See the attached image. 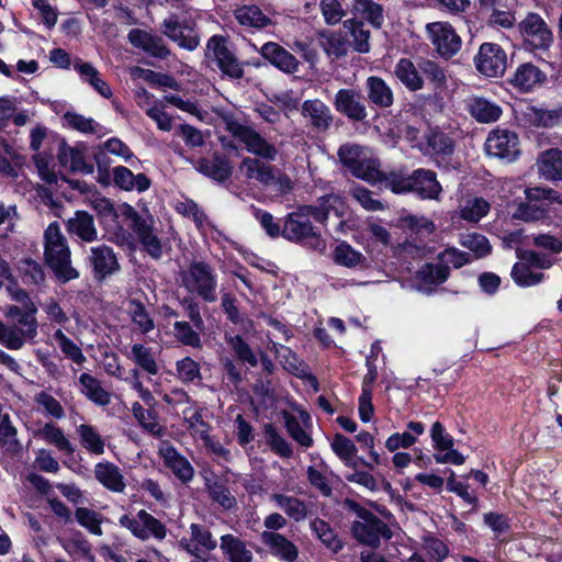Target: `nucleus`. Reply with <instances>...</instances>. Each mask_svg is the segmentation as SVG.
I'll return each mask as SVG.
<instances>
[{"instance_id": "nucleus-1", "label": "nucleus", "mask_w": 562, "mask_h": 562, "mask_svg": "<svg viewBox=\"0 0 562 562\" xmlns=\"http://www.w3.org/2000/svg\"><path fill=\"white\" fill-rule=\"evenodd\" d=\"M44 258L63 282L79 277L78 271L71 266L70 249L57 222L50 223L44 232Z\"/></svg>"}, {"instance_id": "nucleus-2", "label": "nucleus", "mask_w": 562, "mask_h": 562, "mask_svg": "<svg viewBox=\"0 0 562 562\" xmlns=\"http://www.w3.org/2000/svg\"><path fill=\"white\" fill-rule=\"evenodd\" d=\"M338 157L355 177L370 183L385 182L387 175L380 171L379 160L372 156L369 148L347 143L339 147Z\"/></svg>"}, {"instance_id": "nucleus-3", "label": "nucleus", "mask_w": 562, "mask_h": 562, "mask_svg": "<svg viewBox=\"0 0 562 562\" xmlns=\"http://www.w3.org/2000/svg\"><path fill=\"white\" fill-rule=\"evenodd\" d=\"M385 187L394 193L415 192L423 199H438L441 186L431 170L417 169L411 176L392 172L385 177Z\"/></svg>"}, {"instance_id": "nucleus-4", "label": "nucleus", "mask_w": 562, "mask_h": 562, "mask_svg": "<svg viewBox=\"0 0 562 562\" xmlns=\"http://www.w3.org/2000/svg\"><path fill=\"white\" fill-rule=\"evenodd\" d=\"M239 173L248 181H256L284 194L291 191V179L279 168L257 157H244L238 166Z\"/></svg>"}, {"instance_id": "nucleus-5", "label": "nucleus", "mask_w": 562, "mask_h": 562, "mask_svg": "<svg viewBox=\"0 0 562 562\" xmlns=\"http://www.w3.org/2000/svg\"><path fill=\"white\" fill-rule=\"evenodd\" d=\"M182 286L207 303L217 300V276L204 261H192L181 272Z\"/></svg>"}, {"instance_id": "nucleus-6", "label": "nucleus", "mask_w": 562, "mask_h": 562, "mask_svg": "<svg viewBox=\"0 0 562 562\" xmlns=\"http://www.w3.org/2000/svg\"><path fill=\"white\" fill-rule=\"evenodd\" d=\"M222 119L227 131L245 146L249 154L267 161H274L277 159L279 154L278 148L255 128L239 123L234 115L228 112H224Z\"/></svg>"}, {"instance_id": "nucleus-7", "label": "nucleus", "mask_w": 562, "mask_h": 562, "mask_svg": "<svg viewBox=\"0 0 562 562\" xmlns=\"http://www.w3.org/2000/svg\"><path fill=\"white\" fill-rule=\"evenodd\" d=\"M122 216L132 222V229L143 245L145 251L154 259L162 256L161 241L154 228V218L150 215L142 216L130 204H121Z\"/></svg>"}, {"instance_id": "nucleus-8", "label": "nucleus", "mask_w": 562, "mask_h": 562, "mask_svg": "<svg viewBox=\"0 0 562 562\" xmlns=\"http://www.w3.org/2000/svg\"><path fill=\"white\" fill-rule=\"evenodd\" d=\"M311 213L301 206L296 212L289 214L283 223L281 235L290 241L303 243L312 248L323 246L319 233L310 221Z\"/></svg>"}, {"instance_id": "nucleus-9", "label": "nucleus", "mask_w": 562, "mask_h": 562, "mask_svg": "<svg viewBox=\"0 0 562 562\" xmlns=\"http://www.w3.org/2000/svg\"><path fill=\"white\" fill-rule=\"evenodd\" d=\"M352 535L360 543L378 548L381 541L391 539L392 531L374 514L360 509L358 512V519L352 525Z\"/></svg>"}, {"instance_id": "nucleus-10", "label": "nucleus", "mask_w": 562, "mask_h": 562, "mask_svg": "<svg viewBox=\"0 0 562 562\" xmlns=\"http://www.w3.org/2000/svg\"><path fill=\"white\" fill-rule=\"evenodd\" d=\"M119 524L130 530L135 538L143 541L150 538L161 541L167 536L166 525L145 509L138 510L136 515H122Z\"/></svg>"}, {"instance_id": "nucleus-11", "label": "nucleus", "mask_w": 562, "mask_h": 562, "mask_svg": "<svg viewBox=\"0 0 562 562\" xmlns=\"http://www.w3.org/2000/svg\"><path fill=\"white\" fill-rule=\"evenodd\" d=\"M164 34L180 47L193 50L199 46L194 20L189 12L173 13L164 20Z\"/></svg>"}, {"instance_id": "nucleus-12", "label": "nucleus", "mask_w": 562, "mask_h": 562, "mask_svg": "<svg viewBox=\"0 0 562 562\" xmlns=\"http://www.w3.org/2000/svg\"><path fill=\"white\" fill-rule=\"evenodd\" d=\"M188 536L178 541V548L190 554L192 559H209L211 551L217 547V541L205 526L191 524Z\"/></svg>"}, {"instance_id": "nucleus-13", "label": "nucleus", "mask_w": 562, "mask_h": 562, "mask_svg": "<svg viewBox=\"0 0 562 562\" xmlns=\"http://www.w3.org/2000/svg\"><path fill=\"white\" fill-rule=\"evenodd\" d=\"M476 70L486 78H498L507 68V54L495 43H483L474 57Z\"/></svg>"}, {"instance_id": "nucleus-14", "label": "nucleus", "mask_w": 562, "mask_h": 562, "mask_svg": "<svg viewBox=\"0 0 562 562\" xmlns=\"http://www.w3.org/2000/svg\"><path fill=\"white\" fill-rule=\"evenodd\" d=\"M519 31L525 42L535 49H547L553 41L552 32L544 20L537 13H529L519 23Z\"/></svg>"}, {"instance_id": "nucleus-15", "label": "nucleus", "mask_w": 562, "mask_h": 562, "mask_svg": "<svg viewBox=\"0 0 562 562\" xmlns=\"http://www.w3.org/2000/svg\"><path fill=\"white\" fill-rule=\"evenodd\" d=\"M485 150L490 156L513 161L520 153L518 137L507 130H495L486 138Z\"/></svg>"}, {"instance_id": "nucleus-16", "label": "nucleus", "mask_w": 562, "mask_h": 562, "mask_svg": "<svg viewBox=\"0 0 562 562\" xmlns=\"http://www.w3.org/2000/svg\"><path fill=\"white\" fill-rule=\"evenodd\" d=\"M207 55L212 57L222 72L229 78L239 79L244 76V69L236 57L227 48L221 36H212L206 45Z\"/></svg>"}, {"instance_id": "nucleus-17", "label": "nucleus", "mask_w": 562, "mask_h": 562, "mask_svg": "<svg viewBox=\"0 0 562 562\" xmlns=\"http://www.w3.org/2000/svg\"><path fill=\"white\" fill-rule=\"evenodd\" d=\"M426 29L432 45L441 56L451 57L459 52L461 38L450 24L446 22H434L428 23Z\"/></svg>"}, {"instance_id": "nucleus-18", "label": "nucleus", "mask_w": 562, "mask_h": 562, "mask_svg": "<svg viewBox=\"0 0 562 562\" xmlns=\"http://www.w3.org/2000/svg\"><path fill=\"white\" fill-rule=\"evenodd\" d=\"M335 109L355 122L367 119L368 111L361 94L353 89H340L334 99Z\"/></svg>"}, {"instance_id": "nucleus-19", "label": "nucleus", "mask_w": 562, "mask_h": 562, "mask_svg": "<svg viewBox=\"0 0 562 562\" xmlns=\"http://www.w3.org/2000/svg\"><path fill=\"white\" fill-rule=\"evenodd\" d=\"M158 456L173 475L183 483L190 482L194 476V469L188 459L172 445L165 441L159 446Z\"/></svg>"}, {"instance_id": "nucleus-20", "label": "nucleus", "mask_w": 562, "mask_h": 562, "mask_svg": "<svg viewBox=\"0 0 562 562\" xmlns=\"http://www.w3.org/2000/svg\"><path fill=\"white\" fill-rule=\"evenodd\" d=\"M88 261L93 269L94 278L98 280H103L120 269L113 249L105 245L91 247Z\"/></svg>"}, {"instance_id": "nucleus-21", "label": "nucleus", "mask_w": 562, "mask_h": 562, "mask_svg": "<svg viewBox=\"0 0 562 562\" xmlns=\"http://www.w3.org/2000/svg\"><path fill=\"white\" fill-rule=\"evenodd\" d=\"M301 114L312 130L318 133L328 131L334 121L329 106L319 99L304 101L302 103Z\"/></svg>"}, {"instance_id": "nucleus-22", "label": "nucleus", "mask_w": 562, "mask_h": 562, "mask_svg": "<svg viewBox=\"0 0 562 562\" xmlns=\"http://www.w3.org/2000/svg\"><path fill=\"white\" fill-rule=\"evenodd\" d=\"M260 540L269 552L281 561L295 562L299 558L297 547L282 533L262 531Z\"/></svg>"}, {"instance_id": "nucleus-23", "label": "nucleus", "mask_w": 562, "mask_h": 562, "mask_svg": "<svg viewBox=\"0 0 562 562\" xmlns=\"http://www.w3.org/2000/svg\"><path fill=\"white\" fill-rule=\"evenodd\" d=\"M259 53L271 65L285 74H294L299 70L300 63L296 57L278 43L263 44Z\"/></svg>"}, {"instance_id": "nucleus-24", "label": "nucleus", "mask_w": 562, "mask_h": 562, "mask_svg": "<svg viewBox=\"0 0 562 562\" xmlns=\"http://www.w3.org/2000/svg\"><path fill=\"white\" fill-rule=\"evenodd\" d=\"M36 313L37 307L35 304H29V307L11 305L8 307L7 315L14 321L13 325L19 328L27 340H34L38 328Z\"/></svg>"}, {"instance_id": "nucleus-25", "label": "nucleus", "mask_w": 562, "mask_h": 562, "mask_svg": "<svg viewBox=\"0 0 562 562\" xmlns=\"http://www.w3.org/2000/svg\"><path fill=\"white\" fill-rule=\"evenodd\" d=\"M538 173L547 181H562V149L551 148L539 154L536 161Z\"/></svg>"}, {"instance_id": "nucleus-26", "label": "nucleus", "mask_w": 562, "mask_h": 562, "mask_svg": "<svg viewBox=\"0 0 562 562\" xmlns=\"http://www.w3.org/2000/svg\"><path fill=\"white\" fill-rule=\"evenodd\" d=\"M67 232L85 243H92L98 238V229L93 216L86 211H76L66 222Z\"/></svg>"}, {"instance_id": "nucleus-27", "label": "nucleus", "mask_w": 562, "mask_h": 562, "mask_svg": "<svg viewBox=\"0 0 562 562\" xmlns=\"http://www.w3.org/2000/svg\"><path fill=\"white\" fill-rule=\"evenodd\" d=\"M546 79V74L537 66L531 63H525L517 67L509 82L519 91L529 92L537 86L543 83Z\"/></svg>"}, {"instance_id": "nucleus-28", "label": "nucleus", "mask_w": 562, "mask_h": 562, "mask_svg": "<svg viewBox=\"0 0 562 562\" xmlns=\"http://www.w3.org/2000/svg\"><path fill=\"white\" fill-rule=\"evenodd\" d=\"M128 41L137 48L145 50L146 53L158 57L166 58L169 55V49L164 43V40L151 33L143 30L133 29L128 33Z\"/></svg>"}, {"instance_id": "nucleus-29", "label": "nucleus", "mask_w": 562, "mask_h": 562, "mask_svg": "<svg viewBox=\"0 0 562 562\" xmlns=\"http://www.w3.org/2000/svg\"><path fill=\"white\" fill-rule=\"evenodd\" d=\"M366 92L369 103L381 109L391 108L394 103V92L385 80L370 76L366 80Z\"/></svg>"}, {"instance_id": "nucleus-30", "label": "nucleus", "mask_w": 562, "mask_h": 562, "mask_svg": "<svg viewBox=\"0 0 562 562\" xmlns=\"http://www.w3.org/2000/svg\"><path fill=\"white\" fill-rule=\"evenodd\" d=\"M195 168L199 172L218 182H223L232 176L229 160L216 153L212 157L199 159Z\"/></svg>"}, {"instance_id": "nucleus-31", "label": "nucleus", "mask_w": 562, "mask_h": 562, "mask_svg": "<svg viewBox=\"0 0 562 562\" xmlns=\"http://www.w3.org/2000/svg\"><path fill=\"white\" fill-rule=\"evenodd\" d=\"M113 182L124 191L145 192L149 189L151 182L144 173L134 175L128 168L117 166L112 171Z\"/></svg>"}, {"instance_id": "nucleus-32", "label": "nucleus", "mask_w": 562, "mask_h": 562, "mask_svg": "<svg viewBox=\"0 0 562 562\" xmlns=\"http://www.w3.org/2000/svg\"><path fill=\"white\" fill-rule=\"evenodd\" d=\"M94 476L105 488L123 493L126 484L120 468L111 462H99L94 467Z\"/></svg>"}, {"instance_id": "nucleus-33", "label": "nucleus", "mask_w": 562, "mask_h": 562, "mask_svg": "<svg viewBox=\"0 0 562 562\" xmlns=\"http://www.w3.org/2000/svg\"><path fill=\"white\" fill-rule=\"evenodd\" d=\"M58 159L63 166L72 171L83 175H91L93 172V166L87 162L85 151L79 147L61 144L58 150Z\"/></svg>"}, {"instance_id": "nucleus-34", "label": "nucleus", "mask_w": 562, "mask_h": 562, "mask_svg": "<svg viewBox=\"0 0 562 562\" xmlns=\"http://www.w3.org/2000/svg\"><path fill=\"white\" fill-rule=\"evenodd\" d=\"M526 123L536 127H552L562 120V108L543 109L528 105L522 111Z\"/></svg>"}, {"instance_id": "nucleus-35", "label": "nucleus", "mask_w": 562, "mask_h": 562, "mask_svg": "<svg viewBox=\"0 0 562 562\" xmlns=\"http://www.w3.org/2000/svg\"><path fill=\"white\" fill-rule=\"evenodd\" d=\"M220 548L229 562H252V552L240 538L227 533L221 537Z\"/></svg>"}, {"instance_id": "nucleus-36", "label": "nucleus", "mask_w": 562, "mask_h": 562, "mask_svg": "<svg viewBox=\"0 0 562 562\" xmlns=\"http://www.w3.org/2000/svg\"><path fill=\"white\" fill-rule=\"evenodd\" d=\"M303 210L311 213L317 222L324 223L330 213L342 215L344 202L338 195L327 194L322 196L316 205H304Z\"/></svg>"}, {"instance_id": "nucleus-37", "label": "nucleus", "mask_w": 562, "mask_h": 562, "mask_svg": "<svg viewBox=\"0 0 562 562\" xmlns=\"http://www.w3.org/2000/svg\"><path fill=\"white\" fill-rule=\"evenodd\" d=\"M80 392L91 402L99 406H106L111 403V394L105 391L101 382L89 373L79 376Z\"/></svg>"}, {"instance_id": "nucleus-38", "label": "nucleus", "mask_w": 562, "mask_h": 562, "mask_svg": "<svg viewBox=\"0 0 562 562\" xmlns=\"http://www.w3.org/2000/svg\"><path fill=\"white\" fill-rule=\"evenodd\" d=\"M350 10L355 18L363 19L376 29L384 22L383 8L373 0H353Z\"/></svg>"}, {"instance_id": "nucleus-39", "label": "nucleus", "mask_w": 562, "mask_h": 562, "mask_svg": "<svg viewBox=\"0 0 562 562\" xmlns=\"http://www.w3.org/2000/svg\"><path fill=\"white\" fill-rule=\"evenodd\" d=\"M234 16L237 22L245 27L260 30L272 24L271 19L255 4L237 8L234 11Z\"/></svg>"}, {"instance_id": "nucleus-40", "label": "nucleus", "mask_w": 562, "mask_h": 562, "mask_svg": "<svg viewBox=\"0 0 562 562\" xmlns=\"http://www.w3.org/2000/svg\"><path fill=\"white\" fill-rule=\"evenodd\" d=\"M396 78L411 91H417L423 88V78L419 75V68L407 58H401L394 68Z\"/></svg>"}, {"instance_id": "nucleus-41", "label": "nucleus", "mask_w": 562, "mask_h": 562, "mask_svg": "<svg viewBox=\"0 0 562 562\" xmlns=\"http://www.w3.org/2000/svg\"><path fill=\"white\" fill-rule=\"evenodd\" d=\"M468 109L471 115L482 123L495 122L502 114V109L497 104L477 97L469 100Z\"/></svg>"}, {"instance_id": "nucleus-42", "label": "nucleus", "mask_w": 562, "mask_h": 562, "mask_svg": "<svg viewBox=\"0 0 562 562\" xmlns=\"http://www.w3.org/2000/svg\"><path fill=\"white\" fill-rule=\"evenodd\" d=\"M128 358L147 374L156 375L159 373L160 368L151 348L143 344H134Z\"/></svg>"}, {"instance_id": "nucleus-43", "label": "nucleus", "mask_w": 562, "mask_h": 562, "mask_svg": "<svg viewBox=\"0 0 562 562\" xmlns=\"http://www.w3.org/2000/svg\"><path fill=\"white\" fill-rule=\"evenodd\" d=\"M82 448L92 454L101 456L105 451V442L95 427L89 424H80L76 427Z\"/></svg>"}, {"instance_id": "nucleus-44", "label": "nucleus", "mask_w": 562, "mask_h": 562, "mask_svg": "<svg viewBox=\"0 0 562 562\" xmlns=\"http://www.w3.org/2000/svg\"><path fill=\"white\" fill-rule=\"evenodd\" d=\"M35 436L56 447L59 451L72 453L74 448L65 436L64 431L52 423H46L43 427L35 431Z\"/></svg>"}, {"instance_id": "nucleus-45", "label": "nucleus", "mask_w": 562, "mask_h": 562, "mask_svg": "<svg viewBox=\"0 0 562 562\" xmlns=\"http://www.w3.org/2000/svg\"><path fill=\"white\" fill-rule=\"evenodd\" d=\"M270 499L295 521H301L306 517V506L296 497L276 493L270 496Z\"/></svg>"}, {"instance_id": "nucleus-46", "label": "nucleus", "mask_w": 562, "mask_h": 562, "mask_svg": "<svg viewBox=\"0 0 562 562\" xmlns=\"http://www.w3.org/2000/svg\"><path fill=\"white\" fill-rule=\"evenodd\" d=\"M491 205L483 198L465 199L460 205V216L470 223H477L490 212Z\"/></svg>"}, {"instance_id": "nucleus-47", "label": "nucleus", "mask_w": 562, "mask_h": 562, "mask_svg": "<svg viewBox=\"0 0 562 562\" xmlns=\"http://www.w3.org/2000/svg\"><path fill=\"white\" fill-rule=\"evenodd\" d=\"M128 315L133 325L142 334H148L155 328V322L143 303L132 300L128 304Z\"/></svg>"}, {"instance_id": "nucleus-48", "label": "nucleus", "mask_w": 562, "mask_h": 562, "mask_svg": "<svg viewBox=\"0 0 562 562\" xmlns=\"http://www.w3.org/2000/svg\"><path fill=\"white\" fill-rule=\"evenodd\" d=\"M53 339L64 356L71 360L74 363L81 366L86 362L87 358L82 353L81 348L75 344L61 329L55 330L53 334Z\"/></svg>"}, {"instance_id": "nucleus-49", "label": "nucleus", "mask_w": 562, "mask_h": 562, "mask_svg": "<svg viewBox=\"0 0 562 562\" xmlns=\"http://www.w3.org/2000/svg\"><path fill=\"white\" fill-rule=\"evenodd\" d=\"M311 529L315 536L333 552L342 549V542L335 530L323 519H314L311 522Z\"/></svg>"}, {"instance_id": "nucleus-50", "label": "nucleus", "mask_w": 562, "mask_h": 562, "mask_svg": "<svg viewBox=\"0 0 562 562\" xmlns=\"http://www.w3.org/2000/svg\"><path fill=\"white\" fill-rule=\"evenodd\" d=\"M334 261L347 268H355L363 265L366 257L349 244L342 241L338 244L334 250Z\"/></svg>"}, {"instance_id": "nucleus-51", "label": "nucleus", "mask_w": 562, "mask_h": 562, "mask_svg": "<svg viewBox=\"0 0 562 562\" xmlns=\"http://www.w3.org/2000/svg\"><path fill=\"white\" fill-rule=\"evenodd\" d=\"M183 416L187 428L194 439L201 440L210 434V425L203 420L200 409L189 407L183 411Z\"/></svg>"}, {"instance_id": "nucleus-52", "label": "nucleus", "mask_w": 562, "mask_h": 562, "mask_svg": "<svg viewBox=\"0 0 562 562\" xmlns=\"http://www.w3.org/2000/svg\"><path fill=\"white\" fill-rule=\"evenodd\" d=\"M18 269L26 285H41L45 280L42 266L32 259L26 258L21 260Z\"/></svg>"}, {"instance_id": "nucleus-53", "label": "nucleus", "mask_w": 562, "mask_h": 562, "mask_svg": "<svg viewBox=\"0 0 562 562\" xmlns=\"http://www.w3.org/2000/svg\"><path fill=\"white\" fill-rule=\"evenodd\" d=\"M75 517L78 524L92 535L101 536L103 533L101 528L103 517L100 513L86 507H78L75 512Z\"/></svg>"}, {"instance_id": "nucleus-54", "label": "nucleus", "mask_w": 562, "mask_h": 562, "mask_svg": "<svg viewBox=\"0 0 562 562\" xmlns=\"http://www.w3.org/2000/svg\"><path fill=\"white\" fill-rule=\"evenodd\" d=\"M91 207L97 212L100 220L104 224L114 223L121 213V205L117 209L113 205L111 200L105 196H94L90 200Z\"/></svg>"}, {"instance_id": "nucleus-55", "label": "nucleus", "mask_w": 562, "mask_h": 562, "mask_svg": "<svg viewBox=\"0 0 562 562\" xmlns=\"http://www.w3.org/2000/svg\"><path fill=\"white\" fill-rule=\"evenodd\" d=\"M225 339L240 361L246 362L251 367H256L258 364L256 353L241 336H226Z\"/></svg>"}, {"instance_id": "nucleus-56", "label": "nucleus", "mask_w": 562, "mask_h": 562, "mask_svg": "<svg viewBox=\"0 0 562 562\" xmlns=\"http://www.w3.org/2000/svg\"><path fill=\"white\" fill-rule=\"evenodd\" d=\"M64 121L67 126L83 134H93L102 130V126L93 119L86 117L75 112L65 113Z\"/></svg>"}, {"instance_id": "nucleus-57", "label": "nucleus", "mask_w": 562, "mask_h": 562, "mask_svg": "<svg viewBox=\"0 0 562 562\" xmlns=\"http://www.w3.org/2000/svg\"><path fill=\"white\" fill-rule=\"evenodd\" d=\"M460 244L470 249L476 258L485 257L491 251L488 239L477 233H468L460 235Z\"/></svg>"}, {"instance_id": "nucleus-58", "label": "nucleus", "mask_w": 562, "mask_h": 562, "mask_svg": "<svg viewBox=\"0 0 562 562\" xmlns=\"http://www.w3.org/2000/svg\"><path fill=\"white\" fill-rule=\"evenodd\" d=\"M29 341L14 325L0 321V344L11 350H20Z\"/></svg>"}, {"instance_id": "nucleus-59", "label": "nucleus", "mask_w": 562, "mask_h": 562, "mask_svg": "<svg viewBox=\"0 0 562 562\" xmlns=\"http://www.w3.org/2000/svg\"><path fill=\"white\" fill-rule=\"evenodd\" d=\"M514 281L521 286L538 284L543 279V273L535 272L527 262L516 263L512 269Z\"/></svg>"}, {"instance_id": "nucleus-60", "label": "nucleus", "mask_w": 562, "mask_h": 562, "mask_svg": "<svg viewBox=\"0 0 562 562\" xmlns=\"http://www.w3.org/2000/svg\"><path fill=\"white\" fill-rule=\"evenodd\" d=\"M63 548L75 562H80L81 560L94 562V555L92 553L91 546L87 540L72 539L66 541L63 544Z\"/></svg>"}, {"instance_id": "nucleus-61", "label": "nucleus", "mask_w": 562, "mask_h": 562, "mask_svg": "<svg viewBox=\"0 0 562 562\" xmlns=\"http://www.w3.org/2000/svg\"><path fill=\"white\" fill-rule=\"evenodd\" d=\"M330 447L335 454L347 465L350 464L357 453V447L355 443L349 438L340 434L334 436Z\"/></svg>"}, {"instance_id": "nucleus-62", "label": "nucleus", "mask_w": 562, "mask_h": 562, "mask_svg": "<svg viewBox=\"0 0 562 562\" xmlns=\"http://www.w3.org/2000/svg\"><path fill=\"white\" fill-rule=\"evenodd\" d=\"M426 139L429 150L434 154L449 155L453 150L452 139L443 132L431 130Z\"/></svg>"}, {"instance_id": "nucleus-63", "label": "nucleus", "mask_w": 562, "mask_h": 562, "mask_svg": "<svg viewBox=\"0 0 562 562\" xmlns=\"http://www.w3.org/2000/svg\"><path fill=\"white\" fill-rule=\"evenodd\" d=\"M34 401L46 415L56 419L65 417V409L63 405L52 394L42 391L35 395Z\"/></svg>"}, {"instance_id": "nucleus-64", "label": "nucleus", "mask_w": 562, "mask_h": 562, "mask_svg": "<svg viewBox=\"0 0 562 562\" xmlns=\"http://www.w3.org/2000/svg\"><path fill=\"white\" fill-rule=\"evenodd\" d=\"M207 491L211 498L224 509H231L236 505V499L231 491L218 481L209 482Z\"/></svg>"}]
</instances>
